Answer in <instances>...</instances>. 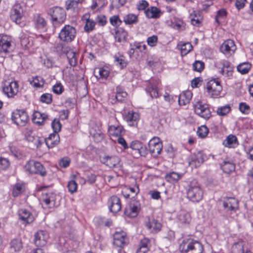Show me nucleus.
<instances>
[{"label": "nucleus", "instance_id": "obj_1", "mask_svg": "<svg viewBox=\"0 0 253 253\" xmlns=\"http://www.w3.org/2000/svg\"><path fill=\"white\" fill-rule=\"evenodd\" d=\"M181 253H202L203 247L198 241L193 238H185L180 245Z\"/></svg>", "mask_w": 253, "mask_h": 253}, {"label": "nucleus", "instance_id": "obj_2", "mask_svg": "<svg viewBox=\"0 0 253 253\" xmlns=\"http://www.w3.org/2000/svg\"><path fill=\"white\" fill-rule=\"evenodd\" d=\"M186 193L187 198L193 202H199L203 199V191L196 180L190 183Z\"/></svg>", "mask_w": 253, "mask_h": 253}, {"label": "nucleus", "instance_id": "obj_3", "mask_svg": "<svg viewBox=\"0 0 253 253\" xmlns=\"http://www.w3.org/2000/svg\"><path fill=\"white\" fill-rule=\"evenodd\" d=\"M14 48V42L11 36L0 35V57H4Z\"/></svg>", "mask_w": 253, "mask_h": 253}, {"label": "nucleus", "instance_id": "obj_4", "mask_svg": "<svg viewBox=\"0 0 253 253\" xmlns=\"http://www.w3.org/2000/svg\"><path fill=\"white\" fill-rule=\"evenodd\" d=\"M51 17L53 24H61L65 22L66 17V14L64 9L60 7H54L51 8L48 12Z\"/></svg>", "mask_w": 253, "mask_h": 253}, {"label": "nucleus", "instance_id": "obj_5", "mask_svg": "<svg viewBox=\"0 0 253 253\" xmlns=\"http://www.w3.org/2000/svg\"><path fill=\"white\" fill-rule=\"evenodd\" d=\"M25 169L31 174H39L42 176L46 175V171L43 166L40 162L34 160L28 161L25 166Z\"/></svg>", "mask_w": 253, "mask_h": 253}, {"label": "nucleus", "instance_id": "obj_6", "mask_svg": "<svg viewBox=\"0 0 253 253\" xmlns=\"http://www.w3.org/2000/svg\"><path fill=\"white\" fill-rule=\"evenodd\" d=\"M205 88L209 95L213 98L217 97L222 89L218 79H213L208 82Z\"/></svg>", "mask_w": 253, "mask_h": 253}, {"label": "nucleus", "instance_id": "obj_7", "mask_svg": "<svg viewBox=\"0 0 253 253\" xmlns=\"http://www.w3.org/2000/svg\"><path fill=\"white\" fill-rule=\"evenodd\" d=\"M25 12V7L19 3H16L11 10L10 18L16 24H19L23 21Z\"/></svg>", "mask_w": 253, "mask_h": 253}, {"label": "nucleus", "instance_id": "obj_8", "mask_svg": "<svg viewBox=\"0 0 253 253\" xmlns=\"http://www.w3.org/2000/svg\"><path fill=\"white\" fill-rule=\"evenodd\" d=\"M76 31L75 28L69 25H65L59 34L60 39L67 42H72L75 38Z\"/></svg>", "mask_w": 253, "mask_h": 253}, {"label": "nucleus", "instance_id": "obj_9", "mask_svg": "<svg viewBox=\"0 0 253 253\" xmlns=\"http://www.w3.org/2000/svg\"><path fill=\"white\" fill-rule=\"evenodd\" d=\"M194 111L196 114L201 117L208 120L211 116V112L207 104L198 101L194 105Z\"/></svg>", "mask_w": 253, "mask_h": 253}, {"label": "nucleus", "instance_id": "obj_10", "mask_svg": "<svg viewBox=\"0 0 253 253\" xmlns=\"http://www.w3.org/2000/svg\"><path fill=\"white\" fill-rule=\"evenodd\" d=\"M12 120L17 126H24L28 122V116L25 111L17 110L12 113Z\"/></svg>", "mask_w": 253, "mask_h": 253}, {"label": "nucleus", "instance_id": "obj_11", "mask_svg": "<svg viewBox=\"0 0 253 253\" xmlns=\"http://www.w3.org/2000/svg\"><path fill=\"white\" fill-rule=\"evenodd\" d=\"M3 92L8 97H13L18 91V84L16 81L6 82L2 87Z\"/></svg>", "mask_w": 253, "mask_h": 253}, {"label": "nucleus", "instance_id": "obj_12", "mask_svg": "<svg viewBox=\"0 0 253 253\" xmlns=\"http://www.w3.org/2000/svg\"><path fill=\"white\" fill-rule=\"evenodd\" d=\"M148 145L150 152L154 156L159 155L162 150L163 144L158 137H154L149 141Z\"/></svg>", "mask_w": 253, "mask_h": 253}, {"label": "nucleus", "instance_id": "obj_13", "mask_svg": "<svg viewBox=\"0 0 253 253\" xmlns=\"http://www.w3.org/2000/svg\"><path fill=\"white\" fill-rule=\"evenodd\" d=\"M236 49V46L233 41L227 40L220 46V50L226 56L229 57L233 54Z\"/></svg>", "mask_w": 253, "mask_h": 253}, {"label": "nucleus", "instance_id": "obj_14", "mask_svg": "<svg viewBox=\"0 0 253 253\" xmlns=\"http://www.w3.org/2000/svg\"><path fill=\"white\" fill-rule=\"evenodd\" d=\"M220 65L222 66L220 73L223 76L227 77H230L232 76L233 67L231 66L229 62L227 60H223L215 63V65L217 67H219Z\"/></svg>", "mask_w": 253, "mask_h": 253}, {"label": "nucleus", "instance_id": "obj_15", "mask_svg": "<svg viewBox=\"0 0 253 253\" xmlns=\"http://www.w3.org/2000/svg\"><path fill=\"white\" fill-rule=\"evenodd\" d=\"M204 162V158L202 153L192 154L188 159V164L192 168H198L200 167Z\"/></svg>", "mask_w": 253, "mask_h": 253}, {"label": "nucleus", "instance_id": "obj_16", "mask_svg": "<svg viewBox=\"0 0 253 253\" xmlns=\"http://www.w3.org/2000/svg\"><path fill=\"white\" fill-rule=\"evenodd\" d=\"M18 215L19 219L24 224L31 223L34 220L33 215L26 209H21L19 210Z\"/></svg>", "mask_w": 253, "mask_h": 253}, {"label": "nucleus", "instance_id": "obj_17", "mask_svg": "<svg viewBox=\"0 0 253 253\" xmlns=\"http://www.w3.org/2000/svg\"><path fill=\"white\" fill-rule=\"evenodd\" d=\"M108 203L109 209L111 212L117 213L122 208V204L120 199L116 196H112L109 200Z\"/></svg>", "mask_w": 253, "mask_h": 253}, {"label": "nucleus", "instance_id": "obj_18", "mask_svg": "<svg viewBox=\"0 0 253 253\" xmlns=\"http://www.w3.org/2000/svg\"><path fill=\"white\" fill-rule=\"evenodd\" d=\"M101 162L109 168L116 167L119 164L120 160L117 156H105L100 159Z\"/></svg>", "mask_w": 253, "mask_h": 253}, {"label": "nucleus", "instance_id": "obj_19", "mask_svg": "<svg viewBox=\"0 0 253 253\" xmlns=\"http://www.w3.org/2000/svg\"><path fill=\"white\" fill-rule=\"evenodd\" d=\"M146 226L150 232L156 233L161 229V223L154 219H148V221L145 223Z\"/></svg>", "mask_w": 253, "mask_h": 253}, {"label": "nucleus", "instance_id": "obj_20", "mask_svg": "<svg viewBox=\"0 0 253 253\" xmlns=\"http://www.w3.org/2000/svg\"><path fill=\"white\" fill-rule=\"evenodd\" d=\"M223 205L229 211H236L239 208V201L234 198L229 197L224 201Z\"/></svg>", "mask_w": 253, "mask_h": 253}, {"label": "nucleus", "instance_id": "obj_21", "mask_svg": "<svg viewBox=\"0 0 253 253\" xmlns=\"http://www.w3.org/2000/svg\"><path fill=\"white\" fill-rule=\"evenodd\" d=\"M55 195L52 192H48L42 194V201L48 208H51L55 204Z\"/></svg>", "mask_w": 253, "mask_h": 253}, {"label": "nucleus", "instance_id": "obj_22", "mask_svg": "<svg viewBox=\"0 0 253 253\" xmlns=\"http://www.w3.org/2000/svg\"><path fill=\"white\" fill-rule=\"evenodd\" d=\"M158 83L151 82L146 88V90L149 94L151 98H158L159 96Z\"/></svg>", "mask_w": 253, "mask_h": 253}, {"label": "nucleus", "instance_id": "obj_23", "mask_svg": "<svg viewBox=\"0 0 253 253\" xmlns=\"http://www.w3.org/2000/svg\"><path fill=\"white\" fill-rule=\"evenodd\" d=\"M60 141L59 135L56 133H51L45 139V142L49 148H52L57 145Z\"/></svg>", "mask_w": 253, "mask_h": 253}, {"label": "nucleus", "instance_id": "obj_24", "mask_svg": "<svg viewBox=\"0 0 253 253\" xmlns=\"http://www.w3.org/2000/svg\"><path fill=\"white\" fill-rule=\"evenodd\" d=\"M20 44L21 46L25 48L28 49L33 45V40L31 37L24 33H21L20 36Z\"/></svg>", "mask_w": 253, "mask_h": 253}, {"label": "nucleus", "instance_id": "obj_25", "mask_svg": "<svg viewBox=\"0 0 253 253\" xmlns=\"http://www.w3.org/2000/svg\"><path fill=\"white\" fill-rule=\"evenodd\" d=\"M47 115L45 114H42L39 111H36L33 114L32 118L34 123L38 126H42L43 125L44 121L47 119Z\"/></svg>", "mask_w": 253, "mask_h": 253}, {"label": "nucleus", "instance_id": "obj_26", "mask_svg": "<svg viewBox=\"0 0 253 253\" xmlns=\"http://www.w3.org/2000/svg\"><path fill=\"white\" fill-rule=\"evenodd\" d=\"M108 132L110 135L119 137L125 133V130L121 126H110L108 127Z\"/></svg>", "mask_w": 253, "mask_h": 253}, {"label": "nucleus", "instance_id": "obj_27", "mask_svg": "<svg viewBox=\"0 0 253 253\" xmlns=\"http://www.w3.org/2000/svg\"><path fill=\"white\" fill-rule=\"evenodd\" d=\"M178 221L179 224L182 225L188 224L191 220V217L189 213L185 211H181L177 216Z\"/></svg>", "mask_w": 253, "mask_h": 253}, {"label": "nucleus", "instance_id": "obj_28", "mask_svg": "<svg viewBox=\"0 0 253 253\" xmlns=\"http://www.w3.org/2000/svg\"><path fill=\"white\" fill-rule=\"evenodd\" d=\"M192 94L190 91H187L181 93L178 98L180 105H185L189 103L191 99Z\"/></svg>", "mask_w": 253, "mask_h": 253}, {"label": "nucleus", "instance_id": "obj_29", "mask_svg": "<svg viewBox=\"0 0 253 253\" xmlns=\"http://www.w3.org/2000/svg\"><path fill=\"white\" fill-rule=\"evenodd\" d=\"M223 144L228 148H235L238 144L236 136L232 134L228 135L224 141Z\"/></svg>", "mask_w": 253, "mask_h": 253}, {"label": "nucleus", "instance_id": "obj_30", "mask_svg": "<svg viewBox=\"0 0 253 253\" xmlns=\"http://www.w3.org/2000/svg\"><path fill=\"white\" fill-rule=\"evenodd\" d=\"M127 33L122 28L119 29L116 32L115 39L119 42H125L126 41Z\"/></svg>", "mask_w": 253, "mask_h": 253}, {"label": "nucleus", "instance_id": "obj_31", "mask_svg": "<svg viewBox=\"0 0 253 253\" xmlns=\"http://www.w3.org/2000/svg\"><path fill=\"white\" fill-rule=\"evenodd\" d=\"M123 21L126 25L136 24L138 22V15L129 13L124 16Z\"/></svg>", "mask_w": 253, "mask_h": 253}, {"label": "nucleus", "instance_id": "obj_32", "mask_svg": "<svg viewBox=\"0 0 253 253\" xmlns=\"http://www.w3.org/2000/svg\"><path fill=\"white\" fill-rule=\"evenodd\" d=\"M145 13L148 18H157L160 16V10L155 6L148 8L145 11Z\"/></svg>", "mask_w": 253, "mask_h": 253}, {"label": "nucleus", "instance_id": "obj_33", "mask_svg": "<svg viewBox=\"0 0 253 253\" xmlns=\"http://www.w3.org/2000/svg\"><path fill=\"white\" fill-rule=\"evenodd\" d=\"M150 244L149 238H143L141 240L139 248L137 249L136 253H146L149 250Z\"/></svg>", "mask_w": 253, "mask_h": 253}, {"label": "nucleus", "instance_id": "obj_34", "mask_svg": "<svg viewBox=\"0 0 253 253\" xmlns=\"http://www.w3.org/2000/svg\"><path fill=\"white\" fill-rule=\"evenodd\" d=\"M138 114L134 112H128L125 116V120L130 126H133L137 124Z\"/></svg>", "mask_w": 253, "mask_h": 253}, {"label": "nucleus", "instance_id": "obj_35", "mask_svg": "<svg viewBox=\"0 0 253 253\" xmlns=\"http://www.w3.org/2000/svg\"><path fill=\"white\" fill-rule=\"evenodd\" d=\"M139 211V208L137 206L130 205L129 208H126L124 213L126 215L130 217H134L137 216Z\"/></svg>", "mask_w": 253, "mask_h": 253}, {"label": "nucleus", "instance_id": "obj_36", "mask_svg": "<svg viewBox=\"0 0 253 253\" xmlns=\"http://www.w3.org/2000/svg\"><path fill=\"white\" fill-rule=\"evenodd\" d=\"M128 243L127 238H113V244L115 247L119 248L118 249L120 251L121 249L126 246Z\"/></svg>", "mask_w": 253, "mask_h": 253}, {"label": "nucleus", "instance_id": "obj_37", "mask_svg": "<svg viewBox=\"0 0 253 253\" xmlns=\"http://www.w3.org/2000/svg\"><path fill=\"white\" fill-rule=\"evenodd\" d=\"M220 167L225 173H229L235 170V165L229 161H224L220 164Z\"/></svg>", "mask_w": 253, "mask_h": 253}, {"label": "nucleus", "instance_id": "obj_38", "mask_svg": "<svg viewBox=\"0 0 253 253\" xmlns=\"http://www.w3.org/2000/svg\"><path fill=\"white\" fill-rule=\"evenodd\" d=\"M57 248L59 250L63 252L68 250V243L66 238H58Z\"/></svg>", "mask_w": 253, "mask_h": 253}, {"label": "nucleus", "instance_id": "obj_39", "mask_svg": "<svg viewBox=\"0 0 253 253\" xmlns=\"http://www.w3.org/2000/svg\"><path fill=\"white\" fill-rule=\"evenodd\" d=\"M79 0H68L66 2V9L77 12Z\"/></svg>", "mask_w": 253, "mask_h": 253}, {"label": "nucleus", "instance_id": "obj_40", "mask_svg": "<svg viewBox=\"0 0 253 253\" xmlns=\"http://www.w3.org/2000/svg\"><path fill=\"white\" fill-rule=\"evenodd\" d=\"M114 58V62L116 63V65H119L121 68H123L126 66L127 63L125 61V57L123 55L118 53L115 55Z\"/></svg>", "mask_w": 253, "mask_h": 253}, {"label": "nucleus", "instance_id": "obj_41", "mask_svg": "<svg viewBox=\"0 0 253 253\" xmlns=\"http://www.w3.org/2000/svg\"><path fill=\"white\" fill-rule=\"evenodd\" d=\"M127 96V93L125 91L121 86H117L116 88V98L118 101L125 100Z\"/></svg>", "mask_w": 253, "mask_h": 253}, {"label": "nucleus", "instance_id": "obj_42", "mask_svg": "<svg viewBox=\"0 0 253 253\" xmlns=\"http://www.w3.org/2000/svg\"><path fill=\"white\" fill-rule=\"evenodd\" d=\"M251 68V64L248 62L241 63L237 67V70L242 74L247 73Z\"/></svg>", "mask_w": 253, "mask_h": 253}, {"label": "nucleus", "instance_id": "obj_43", "mask_svg": "<svg viewBox=\"0 0 253 253\" xmlns=\"http://www.w3.org/2000/svg\"><path fill=\"white\" fill-rule=\"evenodd\" d=\"M10 247L15 252L20 251L22 248L20 238H14L10 242Z\"/></svg>", "mask_w": 253, "mask_h": 253}, {"label": "nucleus", "instance_id": "obj_44", "mask_svg": "<svg viewBox=\"0 0 253 253\" xmlns=\"http://www.w3.org/2000/svg\"><path fill=\"white\" fill-rule=\"evenodd\" d=\"M232 251L233 253H252L250 251L246 250L245 251L243 249V246L242 243H235L232 246Z\"/></svg>", "mask_w": 253, "mask_h": 253}, {"label": "nucleus", "instance_id": "obj_45", "mask_svg": "<svg viewBox=\"0 0 253 253\" xmlns=\"http://www.w3.org/2000/svg\"><path fill=\"white\" fill-rule=\"evenodd\" d=\"M90 134L97 142L101 141L104 139V134L99 129L97 130L92 129L90 131Z\"/></svg>", "mask_w": 253, "mask_h": 253}, {"label": "nucleus", "instance_id": "obj_46", "mask_svg": "<svg viewBox=\"0 0 253 253\" xmlns=\"http://www.w3.org/2000/svg\"><path fill=\"white\" fill-rule=\"evenodd\" d=\"M36 25L37 28L43 29L46 26V22L44 19L40 15H37L35 17Z\"/></svg>", "mask_w": 253, "mask_h": 253}, {"label": "nucleus", "instance_id": "obj_47", "mask_svg": "<svg viewBox=\"0 0 253 253\" xmlns=\"http://www.w3.org/2000/svg\"><path fill=\"white\" fill-rule=\"evenodd\" d=\"M31 84L36 88H40L43 86L44 84V80L41 77L36 76L30 82Z\"/></svg>", "mask_w": 253, "mask_h": 253}, {"label": "nucleus", "instance_id": "obj_48", "mask_svg": "<svg viewBox=\"0 0 253 253\" xmlns=\"http://www.w3.org/2000/svg\"><path fill=\"white\" fill-rule=\"evenodd\" d=\"M231 111V107L229 105L218 107L216 110L217 114L220 116H226Z\"/></svg>", "mask_w": 253, "mask_h": 253}, {"label": "nucleus", "instance_id": "obj_49", "mask_svg": "<svg viewBox=\"0 0 253 253\" xmlns=\"http://www.w3.org/2000/svg\"><path fill=\"white\" fill-rule=\"evenodd\" d=\"M190 18L192 24L194 26H198L201 23L200 16L195 11L190 14Z\"/></svg>", "mask_w": 253, "mask_h": 253}, {"label": "nucleus", "instance_id": "obj_50", "mask_svg": "<svg viewBox=\"0 0 253 253\" xmlns=\"http://www.w3.org/2000/svg\"><path fill=\"white\" fill-rule=\"evenodd\" d=\"M75 52L73 51L68 52L67 54L69 64L73 67L75 66L77 64V59L75 57Z\"/></svg>", "mask_w": 253, "mask_h": 253}, {"label": "nucleus", "instance_id": "obj_51", "mask_svg": "<svg viewBox=\"0 0 253 253\" xmlns=\"http://www.w3.org/2000/svg\"><path fill=\"white\" fill-rule=\"evenodd\" d=\"M192 49V46L189 42L183 43L181 47V53L182 55H185Z\"/></svg>", "mask_w": 253, "mask_h": 253}, {"label": "nucleus", "instance_id": "obj_52", "mask_svg": "<svg viewBox=\"0 0 253 253\" xmlns=\"http://www.w3.org/2000/svg\"><path fill=\"white\" fill-rule=\"evenodd\" d=\"M209 132V129L206 126H202L197 130V134L201 138L205 137Z\"/></svg>", "mask_w": 253, "mask_h": 253}, {"label": "nucleus", "instance_id": "obj_53", "mask_svg": "<svg viewBox=\"0 0 253 253\" xmlns=\"http://www.w3.org/2000/svg\"><path fill=\"white\" fill-rule=\"evenodd\" d=\"M24 186L22 184L17 183L15 185L13 188L12 195L14 197L18 196L23 191Z\"/></svg>", "mask_w": 253, "mask_h": 253}, {"label": "nucleus", "instance_id": "obj_54", "mask_svg": "<svg viewBox=\"0 0 253 253\" xmlns=\"http://www.w3.org/2000/svg\"><path fill=\"white\" fill-rule=\"evenodd\" d=\"M40 100L42 103L47 104H51L52 101V96L50 93H44L40 97Z\"/></svg>", "mask_w": 253, "mask_h": 253}, {"label": "nucleus", "instance_id": "obj_55", "mask_svg": "<svg viewBox=\"0 0 253 253\" xmlns=\"http://www.w3.org/2000/svg\"><path fill=\"white\" fill-rule=\"evenodd\" d=\"M51 126L54 133H57L60 131L62 126L59 120L58 119H55L52 122Z\"/></svg>", "mask_w": 253, "mask_h": 253}, {"label": "nucleus", "instance_id": "obj_56", "mask_svg": "<svg viewBox=\"0 0 253 253\" xmlns=\"http://www.w3.org/2000/svg\"><path fill=\"white\" fill-rule=\"evenodd\" d=\"M95 26V22L90 19H87L84 27V31L87 33L92 31Z\"/></svg>", "mask_w": 253, "mask_h": 253}, {"label": "nucleus", "instance_id": "obj_57", "mask_svg": "<svg viewBox=\"0 0 253 253\" xmlns=\"http://www.w3.org/2000/svg\"><path fill=\"white\" fill-rule=\"evenodd\" d=\"M67 187L69 192L74 193L77 190L78 184L75 180H71L68 182Z\"/></svg>", "mask_w": 253, "mask_h": 253}, {"label": "nucleus", "instance_id": "obj_58", "mask_svg": "<svg viewBox=\"0 0 253 253\" xmlns=\"http://www.w3.org/2000/svg\"><path fill=\"white\" fill-rule=\"evenodd\" d=\"M204 63L201 61H195L193 64V68L194 71L200 72L204 68Z\"/></svg>", "mask_w": 253, "mask_h": 253}, {"label": "nucleus", "instance_id": "obj_59", "mask_svg": "<svg viewBox=\"0 0 253 253\" xmlns=\"http://www.w3.org/2000/svg\"><path fill=\"white\" fill-rule=\"evenodd\" d=\"M10 166L9 160L4 158L0 157V170H5Z\"/></svg>", "mask_w": 253, "mask_h": 253}, {"label": "nucleus", "instance_id": "obj_60", "mask_svg": "<svg viewBox=\"0 0 253 253\" xmlns=\"http://www.w3.org/2000/svg\"><path fill=\"white\" fill-rule=\"evenodd\" d=\"M110 22L113 26L116 27L119 26L122 23V21L118 15H114L110 17Z\"/></svg>", "mask_w": 253, "mask_h": 253}, {"label": "nucleus", "instance_id": "obj_61", "mask_svg": "<svg viewBox=\"0 0 253 253\" xmlns=\"http://www.w3.org/2000/svg\"><path fill=\"white\" fill-rule=\"evenodd\" d=\"M227 15V12L226 10L224 8L219 9L217 12V14L215 18V22L217 23L218 24H219L220 22L218 20V18H224Z\"/></svg>", "mask_w": 253, "mask_h": 253}, {"label": "nucleus", "instance_id": "obj_62", "mask_svg": "<svg viewBox=\"0 0 253 253\" xmlns=\"http://www.w3.org/2000/svg\"><path fill=\"white\" fill-rule=\"evenodd\" d=\"M52 91L57 94H61L64 91V88L61 83H57L52 87Z\"/></svg>", "mask_w": 253, "mask_h": 253}, {"label": "nucleus", "instance_id": "obj_63", "mask_svg": "<svg viewBox=\"0 0 253 253\" xmlns=\"http://www.w3.org/2000/svg\"><path fill=\"white\" fill-rule=\"evenodd\" d=\"M147 42L148 45L153 47L155 46L158 42V37L155 35L149 37L147 38Z\"/></svg>", "mask_w": 253, "mask_h": 253}, {"label": "nucleus", "instance_id": "obj_64", "mask_svg": "<svg viewBox=\"0 0 253 253\" xmlns=\"http://www.w3.org/2000/svg\"><path fill=\"white\" fill-rule=\"evenodd\" d=\"M250 109V106L246 103L241 102L239 104V110L242 113L248 114Z\"/></svg>", "mask_w": 253, "mask_h": 253}]
</instances>
